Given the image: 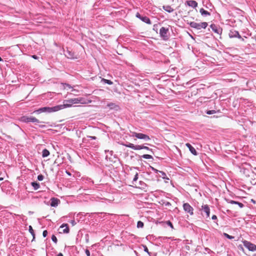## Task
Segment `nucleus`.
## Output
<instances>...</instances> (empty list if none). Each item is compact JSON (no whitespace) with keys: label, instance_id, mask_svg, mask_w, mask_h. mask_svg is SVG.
<instances>
[{"label":"nucleus","instance_id":"f257e3e1","mask_svg":"<svg viewBox=\"0 0 256 256\" xmlns=\"http://www.w3.org/2000/svg\"><path fill=\"white\" fill-rule=\"evenodd\" d=\"M58 108H59L58 107L56 106L53 107L45 106L38 108V110H36L35 112L38 114H40L42 112L50 113L58 111Z\"/></svg>","mask_w":256,"mask_h":256},{"label":"nucleus","instance_id":"f03ea898","mask_svg":"<svg viewBox=\"0 0 256 256\" xmlns=\"http://www.w3.org/2000/svg\"><path fill=\"white\" fill-rule=\"evenodd\" d=\"M188 24L191 28H195L197 30H200L202 28L205 29L208 26V24L206 22L196 23L194 22H191L188 23Z\"/></svg>","mask_w":256,"mask_h":256},{"label":"nucleus","instance_id":"7ed1b4c3","mask_svg":"<svg viewBox=\"0 0 256 256\" xmlns=\"http://www.w3.org/2000/svg\"><path fill=\"white\" fill-rule=\"evenodd\" d=\"M20 120L24 122H33L35 124L40 123L41 122L35 117L32 116H24L20 118ZM44 123V122H42Z\"/></svg>","mask_w":256,"mask_h":256},{"label":"nucleus","instance_id":"20e7f679","mask_svg":"<svg viewBox=\"0 0 256 256\" xmlns=\"http://www.w3.org/2000/svg\"><path fill=\"white\" fill-rule=\"evenodd\" d=\"M132 137H136L138 139L144 140L145 141H148L150 140V136L146 134L142 133H137L136 132H130Z\"/></svg>","mask_w":256,"mask_h":256},{"label":"nucleus","instance_id":"39448f33","mask_svg":"<svg viewBox=\"0 0 256 256\" xmlns=\"http://www.w3.org/2000/svg\"><path fill=\"white\" fill-rule=\"evenodd\" d=\"M67 102L71 103L72 104H87L84 98H70L68 100H66Z\"/></svg>","mask_w":256,"mask_h":256},{"label":"nucleus","instance_id":"423d86ee","mask_svg":"<svg viewBox=\"0 0 256 256\" xmlns=\"http://www.w3.org/2000/svg\"><path fill=\"white\" fill-rule=\"evenodd\" d=\"M168 28L164 27H162L160 30V36L164 40H167L168 38Z\"/></svg>","mask_w":256,"mask_h":256},{"label":"nucleus","instance_id":"0eeeda50","mask_svg":"<svg viewBox=\"0 0 256 256\" xmlns=\"http://www.w3.org/2000/svg\"><path fill=\"white\" fill-rule=\"evenodd\" d=\"M183 208L186 212L188 213L190 216L194 214V208L188 203H184Z\"/></svg>","mask_w":256,"mask_h":256},{"label":"nucleus","instance_id":"6e6552de","mask_svg":"<svg viewBox=\"0 0 256 256\" xmlns=\"http://www.w3.org/2000/svg\"><path fill=\"white\" fill-rule=\"evenodd\" d=\"M244 246L247 248L250 251H255L256 250V245L251 243L250 242L247 241V240H244L243 242Z\"/></svg>","mask_w":256,"mask_h":256},{"label":"nucleus","instance_id":"1a4fd4ad","mask_svg":"<svg viewBox=\"0 0 256 256\" xmlns=\"http://www.w3.org/2000/svg\"><path fill=\"white\" fill-rule=\"evenodd\" d=\"M228 36L230 38H241L242 36L240 34L239 32L234 30H232L230 31L228 34Z\"/></svg>","mask_w":256,"mask_h":256},{"label":"nucleus","instance_id":"9d476101","mask_svg":"<svg viewBox=\"0 0 256 256\" xmlns=\"http://www.w3.org/2000/svg\"><path fill=\"white\" fill-rule=\"evenodd\" d=\"M201 210L205 212L206 218H209L210 214V209L208 204H204L202 206Z\"/></svg>","mask_w":256,"mask_h":256},{"label":"nucleus","instance_id":"9b49d317","mask_svg":"<svg viewBox=\"0 0 256 256\" xmlns=\"http://www.w3.org/2000/svg\"><path fill=\"white\" fill-rule=\"evenodd\" d=\"M106 106L109 108L110 110H120V106L116 104L115 103L113 102H109L108 103Z\"/></svg>","mask_w":256,"mask_h":256},{"label":"nucleus","instance_id":"f8f14e48","mask_svg":"<svg viewBox=\"0 0 256 256\" xmlns=\"http://www.w3.org/2000/svg\"><path fill=\"white\" fill-rule=\"evenodd\" d=\"M72 106V104L71 103L67 102L66 100L64 101L63 104L58 105L56 106L59 108H58V110H62L64 108H70V107Z\"/></svg>","mask_w":256,"mask_h":256},{"label":"nucleus","instance_id":"ddd939ff","mask_svg":"<svg viewBox=\"0 0 256 256\" xmlns=\"http://www.w3.org/2000/svg\"><path fill=\"white\" fill-rule=\"evenodd\" d=\"M60 202V200L57 198H52L50 199V206L52 207L57 206Z\"/></svg>","mask_w":256,"mask_h":256},{"label":"nucleus","instance_id":"4468645a","mask_svg":"<svg viewBox=\"0 0 256 256\" xmlns=\"http://www.w3.org/2000/svg\"><path fill=\"white\" fill-rule=\"evenodd\" d=\"M186 4L189 6H191L193 8H196L198 6V2L194 0H187Z\"/></svg>","mask_w":256,"mask_h":256},{"label":"nucleus","instance_id":"2eb2a0df","mask_svg":"<svg viewBox=\"0 0 256 256\" xmlns=\"http://www.w3.org/2000/svg\"><path fill=\"white\" fill-rule=\"evenodd\" d=\"M186 146L188 148L190 151L194 156L198 155V152L196 149L189 143L186 144Z\"/></svg>","mask_w":256,"mask_h":256},{"label":"nucleus","instance_id":"dca6fc26","mask_svg":"<svg viewBox=\"0 0 256 256\" xmlns=\"http://www.w3.org/2000/svg\"><path fill=\"white\" fill-rule=\"evenodd\" d=\"M125 146L131 148L134 150H138L140 147L138 146V145H134L133 144L128 142L126 144H124Z\"/></svg>","mask_w":256,"mask_h":256},{"label":"nucleus","instance_id":"f3484780","mask_svg":"<svg viewBox=\"0 0 256 256\" xmlns=\"http://www.w3.org/2000/svg\"><path fill=\"white\" fill-rule=\"evenodd\" d=\"M210 27L214 32H216L218 34L221 33L222 32V30L220 28H218L217 26L215 24H211Z\"/></svg>","mask_w":256,"mask_h":256},{"label":"nucleus","instance_id":"a211bd4d","mask_svg":"<svg viewBox=\"0 0 256 256\" xmlns=\"http://www.w3.org/2000/svg\"><path fill=\"white\" fill-rule=\"evenodd\" d=\"M60 228H65L63 230H62V232H63V233H64V234H68L69 232H70V229H69V228H68V226L67 224H63L60 226Z\"/></svg>","mask_w":256,"mask_h":256},{"label":"nucleus","instance_id":"6ab92c4d","mask_svg":"<svg viewBox=\"0 0 256 256\" xmlns=\"http://www.w3.org/2000/svg\"><path fill=\"white\" fill-rule=\"evenodd\" d=\"M200 12L203 16H206L210 15V13L208 11L206 10L204 8H202L200 10Z\"/></svg>","mask_w":256,"mask_h":256},{"label":"nucleus","instance_id":"aec40b11","mask_svg":"<svg viewBox=\"0 0 256 256\" xmlns=\"http://www.w3.org/2000/svg\"><path fill=\"white\" fill-rule=\"evenodd\" d=\"M140 20H141L142 22H146V24H151L150 20L148 16H142Z\"/></svg>","mask_w":256,"mask_h":256},{"label":"nucleus","instance_id":"412c9836","mask_svg":"<svg viewBox=\"0 0 256 256\" xmlns=\"http://www.w3.org/2000/svg\"><path fill=\"white\" fill-rule=\"evenodd\" d=\"M66 56L69 58H74V52L70 51L69 50H67L66 52V54H65Z\"/></svg>","mask_w":256,"mask_h":256},{"label":"nucleus","instance_id":"4be33fe9","mask_svg":"<svg viewBox=\"0 0 256 256\" xmlns=\"http://www.w3.org/2000/svg\"><path fill=\"white\" fill-rule=\"evenodd\" d=\"M163 8L166 12H170V13L174 11V9L170 6H164Z\"/></svg>","mask_w":256,"mask_h":256},{"label":"nucleus","instance_id":"5701e85b","mask_svg":"<svg viewBox=\"0 0 256 256\" xmlns=\"http://www.w3.org/2000/svg\"><path fill=\"white\" fill-rule=\"evenodd\" d=\"M49 155H50V152H49V151L47 149L45 148V149L42 150V156L43 158L47 157Z\"/></svg>","mask_w":256,"mask_h":256},{"label":"nucleus","instance_id":"b1692460","mask_svg":"<svg viewBox=\"0 0 256 256\" xmlns=\"http://www.w3.org/2000/svg\"><path fill=\"white\" fill-rule=\"evenodd\" d=\"M31 184L33 186L34 189V190H37L40 188V185L39 183H38L36 182H32L31 183Z\"/></svg>","mask_w":256,"mask_h":256},{"label":"nucleus","instance_id":"393cba45","mask_svg":"<svg viewBox=\"0 0 256 256\" xmlns=\"http://www.w3.org/2000/svg\"><path fill=\"white\" fill-rule=\"evenodd\" d=\"M138 146L140 148H138V150H142V149H145L148 150L150 151L151 152H153L152 151V150L150 148L148 147L143 146V145H138Z\"/></svg>","mask_w":256,"mask_h":256},{"label":"nucleus","instance_id":"a878e982","mask_svg":"<svg viewBox=\"0 0 256 256\" xmlns=\"http://www.w3.org/2000/svg\"><path fill=\"white\" fill-rule=\"evenodd\" d=\"M82 181L84 182V183L90 184V185H92L93 184L92 181L89 178H84L82 179Z\"/></svg>","mask_w":256,"mask_h":256},{"label":"nucleus","instance_id":"bb28decb","mask_svg":"<svg viewBox=\"0 0 256 256\" xmlns=\"http://www.w3.org/2000/svg\"><path fill=\"white\" fill-rule=\"evenodd\" d=\"M28 230H29L30 232L32 234V235L33 236V239L32 240V241H33L34 240L35 238V234H34V230L32 229V228L31 226H28Z\"/></svg>","mask_w":256,"mask_h":256},{"label":"nucleus","instance_id":"cd10ccee","mask_svg":"<svg viewBox=\"0 0 256 256\" xmlns=\"http://www.w3.org/2000/svg\"><path fill=\"white\" fill-rule=\"evenodd\" d=\"M158 173H160L161 174V175H160V177H162L164 179L168 180V178L166 177V174L164 172L160 170Z\"/></svg>","mask_w":256,"mask_h":256},{"label":"nucleus","instance_id":"c85d7f7f","mask_svg":"<svg viewBox=\"0 0 256 256\" xmlns=\"http://www.w3.org/2000/svg\"><path fill=\"white\" fill-rule=\"evenodd\" d=\"M142 158H143L146 159H152V156L151 155L145 154L141 156Z\"/></svg>","mask_w":256,"mask_h":256},{"label":"nucleus","instance_id":"c756f323","mask_svg":"<svg viewBox=\"0 0 256 256\" xmlns=\"http://www.w3.org/2000/svg\"><path fill=\"white\" fill-rule=\"evenodd\" d=\"M144 222L142 221H138L137 222V228H142L144 227Z\"/></svg>","mask_w":256,"mask_h":256},{"label":"nucleus","instance_id":"7c9ffc66","mask_svg":"<svg viewBox=\"0 0 256 256\" xmlns=\"http://www.w3.org/2000/svg\"><path fill=\"white\" fill-rule=\"evenodd\" d=\"M223 235H224V237H226V238H228V239H230V240H232V239H234V236H230V235H229V234H228L225 233V232H224V233L223 234Z\"/></svg>","mask_w":256,"mask_h":256},{"label":"nucleus","instance_id":"2f4dec72","mask_svg":"<svg viewBox=\"0 0 256 256\" xmlns=\"http://www.w3.org/2000/svg\"><path fill=\"white\" fill-rule=\"evenodd\" d=\"M215 113H216V111L215 110H209L206 112V114H212Z\"/></svg>","mask_w":256,"mask_h":256},{"label":"nucleus","instance_id":"473e14b6","mask_svg":"<svg viewBox=\"0 0 256 256\" xmlns=\"http://www.w3.org/2000/svg\"><path fill=\"white\" fill-rule=\"evenodd\" d=\"M52 240L55 244H56L57 242H58L57 238H56V237L54 234L52 235Z\"/></svg>","mask_w":256,"mask_h":256},{"label":"nucleus","instance_id":"72a5a7b5","mask_svg":"<svg viewBox=\"0 0 256 256\" xmlns=\"http://www.w3.org/2000/svg\"><path fill=\"white\" fill-rule=\"evenodd\" d=\"M212 219L214 220V222L217 225H218V218L216 215H213L212 216Z\"/></svg>","mask_w":256,"mask_h":256},{"label":"nucleus","instance_id":"f704fd0d","mask_svg":"<svg viewBox=\"0 0 256 256\" xmlns=\"http://www.w3.org/2000/svg\"><path fill=\"white\" fill-rule=\"evenodd\" d=\"M44 176L42 174H39L38 176V180L39 181H42L44 180Z\"/></svg>","mask_w":256,"mask_h":256},{"label":"nucleus","instance_id":"c9c22d12","mask_svg":"<svg viewBox=\"0 0 256 256\" xmlns=\"http://www.w3.org/2000/svg\"><path fill=\"white\" fill-rule=\"evenodd\" d=\"M104 80L106 84H108L110 85H111L113 84L112 82L110 80L104 79Z\"/></svg>","mask_w":256,"mask_h":256},{"label":"nucleus","instance_id":"e433bc0d","mask_svg":"<svg viewBox=\"0 0 256 256\" xmlns=\"http://www.w3.org/2000/svg\"><path fill=\"white\" fill-rule=\"evenodd\" d=\"M138 174L136 173V175L134 176V178H133L132 184H134V182H136L138 180Z\"/></svg>","mask_w":256,"mask_h":256},{"label":"nucleus","instance_id":"4c0bfd02","mask_svg":"<svg viewBox=\"0 0 256 256\" xmlns=\"http://www.w3.org/2000/svg\"><path fill=\"white\" fill-rule=\"evenodd\" d=\"M166 224H167L168 226H170L171 228H174L172 224V223L170 220H168V221H166Z\"/></svg>","mask_w":256,"mask_h":256},{"label":"nucleus","instance_id":"58836bf2","mask_svg":"<svg viewBox=\"0 0 256 256\" xmlns=\"http://www.w3.org/2000/svg\"><path fill=\"white\" fill-rule=\"evenodd\" d=\"M144 251L147 252L149 255H150V252H148V250L146 246H144Z\"/></svg>","mask_w":256,"mask_h":256},{"label":"nucleus","instance_id":"ea45409f","mask_svg":"<svg viewBox=\"0 0 256 256\" xmlns=\"http://www.w3.org/2000/svg\"><path fill=\"white\" fill-rule=\"evenodd\" d=\"M150 168H151V169L152 170L153 172H154L155 173H156V174L158 173V172H160V170H158L156 169L155 168H153V167H152V166H150Z\"/></svg>","mask_w":256,"mask_h":256},{"label":"nucleus","instance_id":"a19ab883","mask_svg":"<svg viewBox=\"0 0 256 256\" xmlns=\"http://www.w3.org/2000/svg\"><path fill=\"white\" fill-rule=\"evenodd\" d=\"M164 204L165 205V206H171L170 202H164Z\"/></svg>","mask_w":256,"mask_h":256},{"label":"nucleus","instance_id":"79ce46f5","mask_svg":"<svg viewBox=\"0 0 256 256\" xmlns=\"http://www.w3.org/2000/svg\"><path fill=\"white\" fill-rule=\"evenodd\" d=\"M48 235V232L47 230H45L42 232V236L44 237H46Z\"/></svg>","mask_w":256,"mask_h":256},{"label":"nucleus","instance_id":"37998d69","mask_svg":"<svg viewBox=\"0 0 256 256\" xmlns=\"http://www.w3.org/2000/svg\"><path fill=\"white\" fill-rule=\"evenodd\" d=\"M85 252L87 256H90V254L88 250L86 249L85 250Z\"/></svg>","mask_w":256,"mask_h":256},{"label":"nucleus","instance_id":"c03bdc74","mask_svg":"<svg viewBox=\"0 0 256 256\" xmlns=\"http://www.w3.org/2000/svg\"><path fill=\"white\" fill-rule=\"evenodd\" d=\"M31 57L35 60H38L39 58L38 56L36 55H32Z\"/></svg>","mask_w":256,"mask_h":256},{"label":"nucleus","instance_id":"a18cd8bd","mask_svg":"<svg viewBox=\"0 0 256 256\" xmlns=\"http://www.w3.org/2000/svg\"><path fill=\"white\" fill-rule=\"evenodd\" d=\"M105 152H108L111 156L113 152L112 150H106Z\"/></svg>","mask_w":256,"mask_h":256},{"label":"nucleus","instance_id":"49530a36","mask_svg":"<svg viewBox=\"0 0 256 256\" xmlns=\"http://www.w3.org/2000/svg\"><path fill=\"white\" fill-rule=\"evenodd\" d=\"M142 16H141L138 12L136 13V16L140 19L141 18Z\"/></svg>","mask_w":256,"mask_h":256},{"label":"nucleus","instance_id":"de8ad7c7","mask_svg":"<svg viewBox=\"0 0 256 256\" xmlns=\"http://www.w3.org/2000/svg\"><path fill=\"white\" fill-rule=\"evenodd\" d=\"M240 208H242L244 206V204L241 202H239L238 204Z\"/></svg>","mask_w":256,"mask_h":256},{"label":"nucleus","instance_id":"09e8293b","mask_svg":"<svg viewBox=\"0 0 256 256\" xmlns=\"http://www.w3.org/2000/svg\"><path fill=\"white\" fill-rule=\"evenodd\" d=\"M236 201H234V200H230V202H229V203L231 204H236Z\"/></svg>","mask_w":256,"mask_h":256},{"label":"nucleus","instance_id":"8fccbe9b","mask_svg":"<svg viewBox=\"0 0 256 256\" xmlns=\"http://www.w3.org/2000/svg\"><path fill=\"white\" fill-rule=\"evenodd\" d=\"M88 137L92 140H96V138L94 136H89Z\"/></svg>","mask_w":256,"mask_h":256},{"label":"nucleus","instance_id":"3c124183","mask_svg":"<svg viewBox=\"0 0 256 256\" xmlns=\"http://www.w3.org/2000/svg\"><path fill=\"white\" fill-rule=\"evenodd\" d=\"M39 127L40 128H46V126L45 125H39Z\"/></svg>","mask_w":256,"mask_h":256},{"label":"nucleus","instance_id":"603ef678","mask_svg":"<svg viewBox=\"0 0 256 256\" xmlns=\"http://www.w3.org/2000/svg\"><path fill=\"white\" fill-rule=\"evenodd\" d=\"M66 86L68 87L69 88H71V86L69 84H64Z\"/></svg>","mask_w":256,"mask_h":256},{"label":"nucleus","instance_id":"864d4df0","mask_svg":"<svg viewBox=\"0 0 256 256\" xmlns=\"http://www.w3.org/2000/svg\"><path fill=\"white\" fill-rule=\"evenodd\" d=\"M56 256H64L62 253L60 252Z\"/></svg>","mask_w":256,"mask_h":256},{"label":"nucleus","instance_id":"5fc2aeb1","mask_svg":"<svg viewBox=\"0 0 256 256\" xmlns=\"http://www.w3.org/2000/svg\"><path fill=\"white\" fill-rule=\"evenodd\" d=\"M66 174H67L68 175H69V176H70V175H71V174H70V172H67V171H66Z\"/></svg>","mask_w":256,"mask_h":256},{"label":"nucleus","instance_id":"6e6d98bb","mask_svg":"<svg viewBox=\"0 0 256 256\" xmlns=\"http://www.w3.org/2000/svg\"><path fill=\"white\" fill-rule=\"evenodd\" d=\"M4 180V178L2 176H0V181L2 180Z\"/></svg>","mask_w":256,"mask_h":256},{"label":"nucleus","instance_id":"4d7b16f0","mask_svg":"<svg viewBox=\"0 0 256 256\" xmlns=\"http://www.w3.org/2000/svg\"><path fill=\"white\" fill-rule=\"evenodd\" d=\"M1 61H2V58L0 56V62Z\"/></svg>","mask_w":256,"mask_h":256},{"label":"nucleus","instance_id":"13d9d810","mask_svg":"<svg viewBox=\"0 0 256 256\" xmlns=\"http://www.w3.org/2000/svg\"><path fill=\"white\" fill-rule=\"evenodd\" d=\"M239 202H237V201H236V204H239Z\"/></svg>","mask_w":256,"mask_h":256},{"label":"nucleus","instance_id":"bf43d9fd","mask_svg":"<svg viewBox=\"0 0 256 256\" xmlns=\"http://www.w3.org/2000/svg\"><path fill=\"white\" fill-rule=\"evenodd\" d=\"M252 256H256V254H253Z\"/></svg>","mask_w":256,"mask_h":256},{"label":"nucleus","instance_id":"052dcab7","mask_svg":"<svg viewBox=\"0 0 256 256\" xmlns=\"http://www.w3.org/2000/svg\"><path fill=\"white\" fill-rule=\"evenodd\" d=\"M0 176H2V173L0 174Z\"/></svg>","mask_w":256,"mask_h":256},{"label":"nucleus","instance_id":"680f3d73","mask_svg":"<svg viewBox=\"0 0 256 256\" xmlns=\"http://www.w3.org/2000/svg\"><path fill=\"white\" fill-rule=\"evenodd\" d=\"M108 156H106V159L108 158Z\"/></svg>","mask_w":256,"mask_h":256}]
</instances>
